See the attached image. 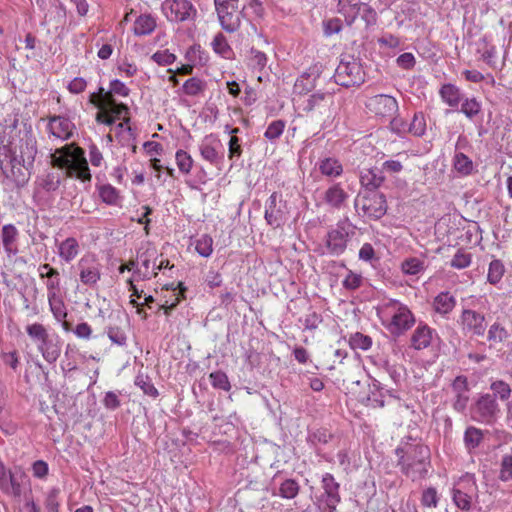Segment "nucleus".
Listing matches in <instances>:
<instances>
[{"mask_svg":"<svg viewBox=\"0 0 512 512\" xmlns=\"http://www.w3.org/2000/svg\"><path fill=\"white\" fill-rule=\"evenodd\" d=\"M385 308L390 316L387 328L393 335L400 336L404 334L416 322L414 314L408 306L399 301L391 300L386 304Z\"/></svg>","mask_w":512,"mask_h":512,"instance_id":"obj_5","label":"nucleus"},{"mask_svg":"<svg viewBox=\"0 0 512 512\" xmlns=\"http://www.w3.org/2000/svg\"><path fill=\"white\" fill-rule=\"evenodd\" d=\"M209 379L211 385L215 389H220L223 391H229L231 389V384L227 374L221 370L210 373Z\"/></svg>","mask_w":512,"mask_h":512,"instance_id":"obj_42","label":"nucleus"},{"mask_svg":"<svg viewBox=\"0 0 512 512\" xmlns=\"http://www.w3.org/2000/svg\"><path fill=\"white\" fill-rule=\"evenodd\" d=\"M500 479L512 480V455H505L501 461Z\"/></svg>","mask_w":512,"mask_h":512,"instance_id":"obj_63","label":"nucleus"},{"mask_svg":"<svg viewBox=\"0 0 512 512\" xmlns=\"http://www.w3.org/2000/svg\"><path fill=\"white\" fill-rule=\"evenodd\" d=\"M47 128L51 136L61 140H68L73 136L75 125L65 116L54 115L48 118Z\"/></svg>","mask_w":512,"mask_h":512,"instance_id":"obj_18","label":"nucleus"},{"mask_svg":"<svg viewBox=\"0 0 512 512\" xmlns=\"http://www.w3.org/2000/svg\"><path fill=\"white\" fill-rule=\"evenodd\" d=\"M162 9L167 19L175 23L193 20L197 14L190 0H165Z\"/></svg>","mask_w":512,"mask_h":512,"instance_id":"obj_10","label":"nucleus"},{"mask_svg":"<svg viewBox=\"0 0 512 512\" xmlns=\"http://www.w3.org/2000/svg\"><path fill=\"white\" fill-rule=\"evenodd\" d=\"M51 165L64 170L66 177H75L82 182L91 180L90 169L82 148L74 145H65L51 154Z\"/></svg>","mask_w":512,"mask_h":512,"instance_id":"obj_3","label":"nucleus"},{"mask_svg":"<svg viewBox=\"0 0 512 512\" xmlns=\"http://www.w3.org/2000/svg\"><path fill=\"white\" fill-rule=\"evenodd\" d=\"M37 152V140L30 131H26L23 136L19 138L18 144L11 142L0 146V170L2 174L6 178L9 177L3 166L5 160L10 162L11 172L13 174L17 165L23 166L27 170L33 168Z\"/></svg>","mask_w":512,"mask_h":512,"instance_id":"obj_2","label":"nucleus"},{"mask_svg":"<svg viewBox=\"0 0 512 512\" xmlns=\"http://www.w3.org/2000/svg\"><path fill=\"white\" fill-rule=\"evenodd\" d=\"M214 4L222 29L228 33L236 32L242 18L239 0H214Z\"/></svg>","mask_w":512,"mask_h":512,"instance_id":"obj_7","label":"nucleus"},{"mask_svg":"<svg viewBox=\"0 0 512 512\" xmlns=\"http://www.w3.org/2000/svg\"><path fill=\"white\" fill-rule=\"evenodd\" d=\"M471 418L482 424L492 425L496 422L500 407L494 398V395L490 393L482 394L472 404L470 408Z\"/></svg>","mask_w":512,"mask_h":512,"instance_id":"obj_8","label":"nucleus"},{"mask_svg":"<svg viewBox=\"0 0 512 512\" xmlns=\"http://www.w3.org/2000/svg\"><path fill=\"white\" fill-rule=\"evenodd\" d=\"M321 487L323 493L320 496V501L325 505L327 512H334L341 501L339 483L332 474L325 473L322 476Z\"/></svg>","mask_w":512,"mask_h":512,"instance_id":"obj_13","label":"nucleus"},{"mask_svg":"<svg viewBox=\"0 0 512 512\" xmlns=\"http://www.w3.org/2000/svg\"><path fill=\"white\" fill-rule=\"evenodd\" d=\"M27 334L36 342L43 343L49 338L46 328L40 323H34L26 327Z\"/></svg>","mask_w":512,"mask_h":512,"instance_id":"obj_44","label":"nucleus"},{"mask_svg":"<svg viewBox=\"0 0 512 512\" xmlns=\"http://www.w3.org/2000/svg\"><path fill=\"white\" fill-rule=\"evenodd\" d=\"M504 273L505 267L502 261L494 259L489 264L487 280L490 284L495 285L501 281Z\"/></svg>","mask_w":512,"mask_h":512,"instance_id":"obj_37","label":"nucleus"},{"mask_svg":"<svg viewBox=\"0 0 512 512\" xmlns=\"http://www.w3.org/2000/svg\"><path fill=\"white\" fill-rule=\"evenodd\" d=\"M175 159L179 170L184 174H189L193 166V159L190 154L184 150H178Z\"/></svg>","mask_w":512,"mask_h":512,"instance_id":"obj_48","label":"nucleus"},{"mask_svg":"<svg viewBox=\"0 0 512 512\" xmlns=\"http://www.w3.org/2000/svg\"><path fill=\"white\" fill-rule=\"evenodd\" d=\"M452 393L454 395L452 406L457 412L463 413L469 402V385L467 377L464 375L457 376L451 384Z\"/></svg>","mask_w":512,"mask_h":512,"instance_id":"obj_16","label":"nucleus"},{"mask_svg":"<svg viewBox=\"0 0 512 512\" xmlns=\"http://www.w3.org/2000/svg\"><path fill=\"white\" fill-rule=\"evenodd\" d=\"M206 88V83L196 77L189 78L182 86L183 92L189 96H196L203 92Z\"/></svg>","mask_w":512,"mask_h":512,"instance_id":"obj_40","label":"nucleus"},{"mask_svg":"<svg viewBox=\"0 0 512 512\" xmlns=\"http://www.w3.org/2000/svg\"><path fill=\"white\" fill-rule=\"evenodd\" d=\"M222 148L223 145L215 134L205 136L199 147L202 158L213 165H217L222 161Z\"/></svg>","mask_w":512,"mask_h":512,"instance_id":"obj_15","label":"nucleus"},{"mask_svg":"<svg viewBox=\"0 0 512 512\" xmlns=\"http://www.w3.org/2000/svg\"><path fill=\"white\" fill-rule=\"evenodd\" d=\"M453 501L461 510L468 511L471 507V496L458 488L453 489Z\"/></svg>","mask_w":512,"mask_h":512,"instance_id":"obj_57","label":"nucleus"},{"mask_svg":"<svg viewBox=\"0 0 512 512\" xmlns=\"http://www.w3.org/2000/svg\"><path fill=\"white\" fill-rule=\"evenodd\" d=\"M463 330L476 336H483L486 330L485 316L471 309H463L460 316Z\"/></svg>","mask_w":512,"mask_h":512,"instance_id":"obj_17","label":"nucleus"},{"mask_svg":"<svg viewBox=\"0 0 512 512\" xmlns=\"http://www.w3.org/2000/svg\"><path fill=\"white\" fill-rule=\"evenodd\" d=\"M37 348L41 352L43 358L49 363L56 362L61 353V346L59 342L50 339V337L45 340V342L39 343Z\"/></svg>","mask_w":512,"mask_h":512,"instance_id":"obj_25","label":"nucleus"},{"mask_svg":"<svg viewBox=\"0 0 512 512\" xmlns=\"http://www.w3.org/2000/svg\"><path fill=\"white\" fill-rule=\"evenodd\" d=\"M405 275H418L425 270V262L417 257H410L401 263Z\"/></svg>","mask_w":512,"mask_h":512,"instance_id":"obj_36","label":"nucleus"},{"mask_svg":"<svg viewBox=\"0 0 512 512\" xmlns=\"http://www.w3.org/2000/svg\"><path fill=\"white\" fill-rule=\"evenodd\" d=\"M135 385L138 386L144 394L151 396V397H157L158 396V390L155 388L154 384L152 383L151 379L143 374L137 375L135 379Z\"/></svg>","mask_w":512,"mask_h":512,"instance_id":"obj_45","label":"nucleus"},{"mask_svg":"<svg viewBox=\"0 0 512 512\" xmlns=\"http://www.w3.org/2000/svg\"><path fill=\"white\" fill-rule=\"evenodd\" d=\"M164 289L172 290L174 296V301H172L171 303H169V300H165V302L162 305H160V309H163L164 313L166 315H169L171 310H173L181 301V299L184 298V292L186 288L183 286L182 282H179L176 286L175 283L166 284L164 286Z\"/></svg>","mask_w":512,"mask_h":512,"instance_id":"obj_27","label":"nucleus"},{"mask_svg":"<svg viewBox=\"0 0 512 512\" xmlns=\"http://www.w3.org/2000/svg\"><path fill=\"white\" fill-rule=\"evenodd\" d=\"M380 169L384 176L385 175L393 176V175H397V174L401 173L404 169V165H403V162L399 158L398 159H389L382 163V166Z\"/></svg>","mask_w":512,"mask_h":512,"instance_id":"obj_51","label":"nucleus"},{"mask_svg":"<svg viewBox=\"0 0 512 512\" xmlns=\"http://www.w3.org/2000/svg\"><path fill=\"white\" fill-rule=\"evenodd\" d=\"M434 330L426 323L420 322L411 335L410 345L415 350H422L430 346Z\"/></svg>","mask_w":512,"mask_h":512,"instance_id":"obj_20","label":"nucleus"},{"mask_svg":"<svg viewBox=\"0 0 512 512\" xmlns=\"http://www.w3.org/2000/svg\"><path fill=\"white\" fill-rule=\"evenodd\" d=\"M456 305V299L449 292H441L438 294L433 302V307L437 313L448 314Z\"/></svg>","mask_w":512,"mask_h":512,"instance_id":"obj_29","label":"nucleus"},{"mask_svg":"<svg viewBox=\"0 0 512 512\" xmlns=\"http://www.w3.org/2000/svg\"><path fill=\"white\" fill-rule=\"evenodd\" d=\"M77 269L81 283L86 286L92 287L100 280V264L93 257L83 256L77 264Z\"/></svg>","mask_w":512,"mask_h":512,"instance_id":"obj_14","label":"nucleus"},{"mask_svg":"<svg viewBox=\"0 0 512 512\" xmlns=\"http://www.w3.org/2000/svg\"><path fill=\"white\" fill-rule=\"evenodd\" d=\"M32 475L37 479H46L49 473V466L47 462L43 460H37L32 464L31 467Z\"/></svg>","mask_w":512,"mask_h":512,"instance_id":"obj_64","label":"nucleus"},{"mask_svg":"<svg viewBox=\"0 0 512 512\" xmlns=\"http://www.w3.org/2000/svg\"><path fill=\"white\" fill-rule=\"evenodd\" d=\"M490 389L492 390V394L494 398L499 397L500 400L506 401L510 398L511 388L508 383L498 380L491 384Z\"/></svg>","mask_w":512,"mask_h":512,"instance_id":"obj_47","label":"nucleus"},{"mask_svg":"<svg viewBox=\"0 0 512 512\" xmlns=\"http://www.w3.org/2000/svg\"><path fill=\"white\" fill-rule=\"evenodd\" d=\"M421 503L425 507L435 508L438 504V494L435 488L429 487L422 493Z\"/></svg>","mask_w":512,"mask_h":512,"instance_id":"obj_60","label":"nucleus"},{"mask_svg":"<svg viewBox=\"0 0 512 512\" xmlns=\"http://www.w3.org/2000/svg\"><path fill=\"white\" fill-rule=\"evenodd\" d=\"M287 217V202L283 200L280 193L273 192L265 203L264 218L267 224L273 228H279L286 222Z\"/></svg>","mask_w":512,"mask_h":512,"instance_id":"obj_9","label":"nucleus"},{"mask_svg":"<svg viewBox=\"0 0 512 512\" xmlns=\"http://www.w3.org/2000/svg\"><path fill=\"white\" fill-rule=\"evenodd\" d=\"M64 176L65 174H63V172H48L39 179V185L47 192H54L59 188Z\"/></svg>","mask_w":512,"mask_h":512,"instance_id":"obj_32","label":"nucleus"},{"mask_svg":"<svg viewBox=\"0 0 512 512\" xmlns=\"http://www.w3.org/2000/svg\"><path fill=\"white\" fill-rule=\"evenodd\" d=\"M385 180L381 169L376 167L364 169L360 173V183L366 191H376Z\"/></svg>","mask_w":512,"mask_h":512,"instance_id":"obj_21","label":"nucleus"},{"mask_svg":"<svg viewBox=\"0 0 512 512\" xmlns=\"http://www.w3.org/2000/svg\"><path fill=\"white\" fill-rule=\"evenodd\" d=\"M239 128H232L229 133L232 135L228 143V157L233 159L234 157L239 158L242 154V148L240 139L236 136L239 133Z\"/></svg>","mask_w":512,"mask_h":512,"instance_id":"obj_46","label":"nucleus"},{"mask_svg":"<svg viewBox=\"0 0 512 512\" xmlns=\"http://www.w3.org/2000/svg\"><path fill=\"white\" fill-rule=\"evenodd\" d=\"M366 107L376 116L383 118H393L398 112L397 100L386 94H379L368 98Z\"/></svg>","mask_w":512,"mask_h":512,"instance_id":"obj_12","label":"nucleus"},{"mask_svg":"<svg viewBox=\"0 0 512 512\" xmlns=\"http://www.w3.org/2000/svg\"><path fill=\"white\" fill-rule=\"evenodd\" d=\"M300 486L294 479H286L279 487V495L285 499H293L299 493Z\"/></svg>","mask_w":512,"mask_h":512,"instance_id":"obj_41","label":"nucleus"},{"mask_svg":"<svg viewBox=\"0 0 512 512\" xmlns=\"http://www.w3.org/2000/svg\"><path fill=\"white\" fill-rule=\"evenodd\" d=\"M453 167L462 176L471 175L474 170L472 160L462 152H456L453 157Z\"/></svg>","mask_w":512,"mask_h":512,"instance_id":"obj_33","label":"nucleus"},{"mask_svg":"<svg viewBox=\"0 0 512 512\" xmlns=\"http://www.w3.org/2000/svg\"><path fill=\"white\" fill-rule=\"evenodd\" d=\"M284 128H285V122L283 120H275L268 125V127L264 133V136L268 140L274 141L282 135Z\"/></svg>","mask_w":512,"mask_h":512,"instance_id":"obj_55","label":"nucleus"},{"mask_svg":"<svg viewBox=\"0 0 512 512\" xmlns=\"http://www.w3.org/2000/svg\"><path fill=\"white\" fill-rule=\"evenodd\" d=\"M350 239V233L345 223H338L335 228L331 229L325 239V249L323 254L332 256L342 255Z\"/></svg>","mask_w":512,"mask_h":512,"instance_id":"obj_11","label":"nucleus"},{"mask_svg":"<svg viewBox=\"0 0 512 512\" xmlns=\"http://www.w3.org/2000/svg\"><path fill=\"white\" fill-rule=\"evenodd\" d=\"M333 94L329 92L318 91L312 94L306 102L304 111L311 112L315 109L326 107L328 104H332Z\"/></svg>","mask_w":512,"mask_h":512,"instance_id":"obj_26","label":"nucleus"},{"mask_svg":"<svg viewBox=\"0 0 512 512\" xmlns=\"http://www.w3.org/2000/svg\"><path fill=\"white\" fill-rule=\"evenodd\" d=\"M151 59L158 65L167 66L173 64L176 61V55L170 53L168 50H162L155 52Z\"/></svg>","mask_w":512,"mask_h":512,"instance_id":"obj_59","label":"nucleus"},{"mask_svg":"<svg viewBox=\"0 0 512 512\" xmlns=\"http://www.w3.org/2000/svg\"><path fill=\"white\" fill-rule=\"evenodd\" d=\"M395 452L398 456V466L406 477L416 481L428 475L431 466L428 446L420 443H402Z\"/></svg>","mask_w":512,"mask_h":512,"instance_id":"obj_1","label":"nucleus"},{"mask_svg":"<svg viewBox=\"0 0 512 512\" xmlns=\"http://www.w3.org/2000/svg\"><path fill=\"white\" fill-rule=\"evenodd\" d=\"M483 432L474 426H469L464 433L465 447L471 451L477 448L483 440Z\"/></svg>","mask_w":512,"mask_h":512,"instance_id":"obj_35","label":"nucleus"},{"mask_svg":"<svg viewBox=\"0 0 512 512\" xmlns=\"http://www.w3.org/2000/svg\"><path fill=\"white\" fill-rule=\"evenodd\" d=\"M333 77L336 84L349 88L364 83L365 72L357 59L349 57V60L340 61Z\"/></svg>","mask_w":512,"mask_h":512,"instance_id":"obj_6","label":"nucleus"},{"mask_svg":"<svg viewBox=\"0 0 512 512\" xmlns=\"http://www.w3.org/2000/svg\"><path fill=\"white\" fill-rule=\"evenodd\" d=\"M349 198L341 183H334L324 192L323 201L333 209H341Z\"/></svg>","mask_w":512,"mask_h":512,"instance_id":"obj_19","label":"nucleus"},{"mask_svg":"<svg viewBox=\"0 0 512 512\" xmlns=\"http://www.w3.org/2000/svg\"><path fill=\"white\" fill-rule=\"evenodd\" d=\"M354 206L358 215L377 220L387 211L386 198L377 191H365L355 198Z\"/></svg>","mask_w":512,"mask_h":512,"instance_id":"obj_4","label":"nucleus"},{"mask_svg":"<svg viewBox=\"0 0 512 512\" xmlns=\"http://www.w3.org/2000/svg\"><path fill=\"white\" fill-rule=\"evenodd\" d=\"M155 28V18L150 14H142L136 18L133 25V32L137 36H145L151 34Z\"/></svg>","mask_w":512,"mask_h":512,"instance_id":"obj_24","label":"nucleus"},{"mask_svg":"<svg viewBox=\"0 0 512 512\" xmlns=\"http://www.w3.org/2000/svg\"><path fill=\"white\" fill-rule=\"evenodd\" d=\"M481 111V104L476 98L466 99L461 105V112L469 119L474 118Z\"/></svg>","mask_w":512,"mask_h":512,"instance_id":"obj_53","label":"nucleus"},{"mask_svg":"<svg viewBox=\"0 0 512 512\" xmlns=\"http://www.w3.org/2000/svg\"><path fill=\"white\" fill-rule=\"evenodd\" d=\"M310 76L311 74L304 73L300 78L296 80L295 89L298 90L299 93H307L315 87V80L319 74L317 73V75L314 76L312 80H310Z\"/></svg>","mask_w":512,"mask_h":512,"instance_id":"obj_56","label":"nucleus"},{"mask_svg":"<svg viewBox=\"0 0 512 512\" xmlns=\"http://www.w3.org/2000/svg\"><path fill=\"white\" fill-rule=\"evenodd\" d=\"M155 256V251L147 250L140 255L141 263L144 271L138 270L136 273L141 274L142 279H150L152 276H156L157 272H150L151 268V257Z\"/></svg>","mask_w":512,"mask_h":512,"instance_id":"obj_50","label":"nucleus"},{"mask_svg":"<svg viewBox=\"0 0 512 512\" xmlns=\"http://www.w3.org/2000/svg\"><path fill=\"white\" fill-rule=\"evenodd\" d=\"M349 342L353 349L368 350L372 345L371 337L359 332L351 335Z\"/></svg>","mask_w":512,"mask_h":512,"instance_id":"obj_54","label":"nucleus"},{"mask_svg":"<svg viewBox=\"0 0 512 512\" xmlns=\"http://www.w3.org/2000/svg\"><path fill=\"white\" fill-rule=\"evenodd\" d=\"M439 94L443 102L453 108L457 107L462 99L460 89L450 83L443 84L439 90Z\"/></svg>","mask_w":512,"mask_h":512,"instance_id":"obj_28","label":"nucleus"},{"mask_svg":"<svg viewBox=\"0 0 512 512\" xmlns=\"http://www.w3.org/2000/svg\"><path fill=\"white\" fill-rule=\"evenodd\" d=\"M58 253L64 261H72L79 253L78 241L72 237L67 238L59 245Z\"/></svg>","mask_w":512,"mask_h":512,"instance_id":"obj_31","label":"nucleus"},{"mask_svg":"<svg viewBox=\"0 0 512 512\" xmlns=\"http://www.w3.org/2000/svg\"><path fill=\"white\" fill-rule=\"evenodd\" d=\"M471 262H472V254L469 253L468 251H466L465 249L460 248L456 251V253L452 257V259L450 261V266L455 269L461 270V269H465L468 266H470Z\"/></svg>","mask_w":512,"mask_h":512,"instance_id":"obj_38","label":"nucleus"},{"mask_svg":"<svg viewBox=\"0 0 512 512\" xmlns=\"http://www.w3.org/2000/svg\"><path fill=\"white\" fill-rule=\"evenodd\" d=\"M107 336L112 343L118 346H125L127 342V336L125 332L119 327H108Z\"/></svg>","mask_w":512,"mask_h":512,"instance_id":"obj_58","label":"nucleus"},{"mask_svg":"<svg viewBox=\"0 0 512 512\" xmlns=\"http://www.w3.org/2000/svg\"><path fill=\"white\" fill-rule=\"evenodd\" d=\"M426 131V121L422 112L414 114L413 119L408 127V132L414 136H422Z\"/></svg>","mask_w":512,"mask_h":512,"instance_id":"obj_43","label":"nucleus"},{"mask_svg":"<svg viewBox=\"0 0 512 512\" xmlns=\"http://www.w3.org/2000/svg\"><path fill=\"white\" fill-rule=\"evenodd\" d=\"M50 310L57 321H63L67 317V310L64 301L56 293H48Z\"/></svg>","mask_w":512,"mask_h":512,"instance_id":"obj_34","label":"nucleus"},{"mask_svg":"<svg viewBox=\"0 0 512 512\" xmlns=\"http://www.w3.org/2000/svg\"><path fill=\"white\" fill-rule=\"evenodd\" d=\"M195 250L202 257H209L213 252V239L208 234L201 235L195 241Z\"/></svg>","mask_w":512,"mask_h":512,"instance_id":"obj_39","label":"nucleus"},{"mask_svg":"<svg viewBox=\"0 0 512 512\" xmlns=\"http://www.w3.org/2000/svg\"><path fill=\"white\" fill-rule=\"evenodd\" d=\"M59 488H52L46 495L44 506L47 512H59Z\"/></svg>","mask_w":512,"mask_h":512,"instance_id":"obj_52","label":"nucleus"},{"mask_svg":"<svg viewBox=\"0 0 512 512\" xmlns=\"http://www.w3.org/2000/svg\"><path fill=\"white\" fill-rule=\"evenodd\" d=\"M320 173L330 179L337 178L343 173L341 162L335 157H324L317 162Z\"/></svg>","mask_w":512,"mask_h":512,"instance_id":"obj_22","label":"nucleus"},{"mask_svg":"<svg viewBox=\"0 0 512 512\" xmlns=\"http://www.w3.org/2000/svg\"><path fill=\"white\" fill-rule=\"evenodd\" d=\"M106 110L108 111V113L113 115V117H115V120L122 119L125 123H128L130 121L129 108L127 105L123 103H119L115 107H111Z\"/></svg>","mask_w":512,"mask_h":512,"instance_id":"obj_61","label":"nucleus"},{"mask_svg":"<svg viewBox=\"0 0 512 512\" xmlns=\"http://www.w3.org/2000/svg\"><path fill=\"white\" fill-rule=\"evenodd\" d=\"M99 196L103 202L109 205L116 204L119 199L117 189L110 184L102 185L99 188Z\"/></svg>","mask_w":512,"mask_h":512,"instance_id":"obj_49","label":"nucleus"},{"mask_svg":"<svg viewBox=\"0 0 512 512\" xmlns=\"http://www.w3.org/2000/svg\"><path fill=\"white\" fill-rule=\"evenodd\" d=\"M323 30L326 36L338 34L342 30V20L339 18H330L324 21Z\"/></svg>","mask_w":512,"mask_h":512,"instance_id":"obj_62","label":"nucleus"},{"mask_svg":"<svg viewBox=\"0 0 512 512\" xmlns=\"http://www.w3.org/2000/svg\"><path fill=\"white\" fill-rule=\"evenodd\" d=\"M19 232L13 224H6L2 227L1 237L5 252L10 255H16L18 252L17 239Z\"/></svg>","mask_w":512,"mask_h":512,"instance_id":"obj_23","label":"nucleus"},{"mask_svg":"<svg viewBox=\"0 0 512 512\" xmlns=\"http://www.w3.org/2000/svg\"><path fill=\"white\" fill-rule=\"evenodd\" d=\"M213 51L225 59H231L234 55L233 49L229 45L227 38L223 33H217L211 43Z\"/></svg>","mask_w":512,"mask_h":512,"instance_id":"obj_30","label":"nucleus"}]
</instances>
